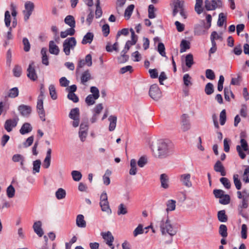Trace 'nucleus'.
Listing matches in <instances>:
<instances>
[{"label": "nucleus", "mask_w": 249, "mask_h": 249, "mask_svg": "<svg viewBox=\"0 0 249 249\" xmlns=\"http://www.w3.org/2000/svg\"><path fill=\"white\" fill-rule=\"evenodd\" d=\"M156 222L157 226L160 228L161 235L169 237V239L166 242L167 243H172L173 238L178 231V228L176 225L172 222L168 216L163 217L160 220H157Z\"/></svg>", "instance_id": "f257e3e1"}, {"label": "nucleus", "mask_w": 249, "mask_h": 249, "mask_svg": "<svg viewBox=\"0 0 249 249\" xmlns=\"http://www.w3.org/2000/svg\"><path fill=\"white\" fill-rule=\"evenodd\" d=\"M153 152L155 156L158 158H166L173 153V144L167 140H159L157 142V148Z\"/></svg>", "instance_id": "f03ea898"}, {"label": "nucleus", "mask_w": 249, "mask_h": 249, "mask_svg": "<svg viewBox=\"0 0 249 249\" xmlns=\"http://www.w3.org/2000/svg\"><path fill=\"white\" fill-rule=\"evenodd\" d=\"M76 40L74 37H71L66 39L63 43V51L66 55L71 53V50H73L76 45Z\"/></svg>", "instance_id": "7ed1b4c3"}, {"label": "nucleus", "mask_w": 249, "mask_h": 249, "mask_svg": "<svg viewBox=\"0 0 249 249\" xmlns=\"http://www.w3.org/2000/svg\"><path fill=\"white\" fill-rule=\"evenodd\" d=\"M240 143V145H238L236 146V149L240 158L241 159H244L246 157V154L245 152H246L248 154H249L248 144L247 141L244 139H241Z\"/></svg>", "instance_id": "20e7f679"}, {"label": "nucleus", "mask_w": 249, "mask_h": 249, "mask_svg": "<svg viewBox=\"0 0 249 249\" xmlns=\"http://www.w3.org/2000/svg\"><path fill=\"white\" fill-rule=\"evenodd\" d=\"M18 121L19 118L17 115H15L13 119L6 120L4 125L5 129L8 132L12 131L13 129L17 126Z\"/></svg>", "instance_id": "39448f33"}, {"label": "nucleus", "mask_w": 249, "mask_h": 249, "mask_svg": "<svg viewBox=\"0 0 249 249\" xmlns=\"http://www.w3.org/2000/svg\"><path fill=\"white\" fill-rule=\"evenodd\" d=\"M205 8L207 11L214 10L217 8L222 6V2L221 0H205L204 1Z\"/></svg>", "instance_id": "423d86ee"}, {"label": "nucleus", "mask_w": 249, "mask_h": 249, "mask_svg": "<svg viewBox=\"0 0 249 249\" xmlns=\"http://www.w3.org/2000/svg\"><path fill=\"white\" fill-rule=\"evenodd\" d=\"M149 96L154 100L158 101L161 97V92L157 84L152 85L149 91Z\"/></svg>", "instance_id": "0eeeda50"}, {"label": "nucleus", "mask_w": 249, "mask_h": 249, "mask_svg": "<svg viewBox=\"0 0 249 249\" xmlns=\"http://www.w3.org/2000/svg\"><path fill=\"white\" fill-rule=\"evenodd\" d=\"M24 7L25 10L23 11L24 19L27 21L34 10L35 5L33 2L28 1L25 2Z\"/></svg>", "instance_id": "6e6552de"}, {"label": "nucleus", "mask_w": 249, "mask_h": 249, "mask_svg": "<svg viewBox=\"0 0 249 249\" xmlns=\"http://www.w3.org/2000/svg\"><path fill=\"white\" fill-rule=\"evenodd\" d=\"M190 128L189 116L186 114H183L181 117V129L183 132H185L189 130Z\"/></svg>", "instance_id": "1a4fd4ad"}, {"label": "nucleus", "mask_w": 249, "mask_h": 249, "mask_svg": "<svg viewBox=\"0 0 249 249\" xmlns=\"http://www.w3.org/2000/svg\"><path fill=\"white\" fill-rule=\"evenodd\" d=\"M101 235L102 236L103 238L106 241V244L110 247L111 249H114V246L112 244V243L114 241V237L112 235V233L110 231H107L106 232H102Z\"/></svg>", "instance_id": "9d476101"}, {"label": "nucleus", "mask_w": 249, "mask_h": 249, "mask_svg": "<svg viewBox=\"0 0 249 249\" xmlns=\"http://www.w3.org/2000/svg\"><path fill=\"white\" fill-rule=\"evenodd\" d=\"M191 175L190 174H182L179 176V180L183 185L190 188L192 186L191 181Z\"/></svg>", "instance_id": "9b49d317"}, {"label": "nucleus", "mask_w": 249, "mask_h": 249, "mask_svg": "<svg viewBox=\"0 0 249 249\" xmlns=\"http://www.w3.org/2000/svg\"><path fill=\"white\" fill-rule=\"evenodd\" d=\"M18 109L20 115L26 117H29L32 112V107L25 105L19 106Z\"/></svg>", "instance_id": "f8f14e48"}, {"label": "nucleus", "mask_w": 249, "mask_h": 249, "mask_svg": "<svg viewBox=\"0 0 249 249\" xmlns=\"http://www.w3.org/2000/svg\"><path fill=\"white\" fill-rule=\"evenodd\" d=\"M27 76L33 81H35L37 78L34 62H31L29 65L27 69Z\"/></svg>", "instance_id": "ddd939ff"}, {"label": "nucleus", "mask_w": 249, "mask_h": 249, "mask_svg": "<svg viewBox=\"0 0 249 249\" xmlns=\"http://www.w3.org/2000/svg\"><path fill=\"white\" fill-rule=\"evenodd\" d=\"M49 51L50 53L54 55H58L60 52L59 47L53 40L49 42Z\"/></svg>", "instance_id": "4468645a"}, {"label": "nucleus", "mask_w": 249, "mask_h": 249, "mask_svg": "<svg viewBox=\"0 0 249 249\" xmlns=\"http://www.w3.org/2000/svg\"><path fill=\"white\" fill-rule=\"evenodd\" d=\"M41 225L42 223L40 221L35 222L33 225L34 231L39 237H41L44 234L43 231L41 228Z\"/></svg>", "instance_id": "2eb2a0df"}, {"label": "nucleus", "mask_w": 249, "mask_h": 249, "mask_svg": "<svg viewBox=\"0 0 249 249\" xmlns=\"http://www.w3.org/2000/svg\"><path fill=\"white\" fill-rule=\"evenodd\" d=\"M76 226L81 228H84L86 227V221L84 219V216L83 214H78L76 218Z\"/></svg>", "instance_id": "dca6fc26"}, {"label": "nucleus", "mask_w": 249, "mask_h": 249, "mask_svg": "<svg viewBox=\"0 0 249 249\" xmlns=\"http://www.w3.org/2000/svg\"><path fill=\"white\" fill-rule=\"evenodd\" d=\"M214 169L216 172L220 173L221 176H226V173L225 172L224 167L219 160L217 161L214 164Z\"/></svg>", "instance_id": "f3484780"}, {"label": "nucleus", "mask_w": 249, "mask_h": 249, "mask_svg": "<svg viewBox=\"0 0 249 249\" xmlns=\"http://www.w3.org/2000/svg\"><path fill=\"white\" fill-rule=\"evenodd\" d=\"M160 181L161 187L167 189L169 187V178L165 174H162L160 176Z\"/></svg>", "instance_id": "a211bd4d"}, {"label": "nucleus", "mask_w": 249, "mask_h": 249, "mask_svg": "<svg viewBox=\"0 0 249 249\" xmlns=\"http://www.w3.org/2000/svg\"><path fill=\"white\" fill-rule=\"evenodd\" d=\"M205 26L197 24L195 26L194 28V34L195 35L201 36L206 33V30H205Z\"/></svg>", "instance_id": "6ab92c4d"}, {"label": "nucleus", "mask_w": 249, "mask_h": 249, "mask_svg": "<svg viewBox=\"0 0 249 249\" xmlns=\"http://www.w3.org/2000/svg\"><path fill=\"white\" fill-rule=\"evenodd\" d=\"M32 126L30 124L28 123H25L22 125L20 129L19 130V132L22 135H24L30 132L32 130Z\"/></svg>", "instance_id": "aec40b11"}, {"label": "nucleus", "mask_w": 249, "mask_h": 249, "mask_svg": "<svg viewBox=\"0 0 249 249\" xmlns=\"http://www.w3.org/2000/svg\"><path fill=\"white\" fill-rule=\"evenodd\" d=\"M65 23L70 27V28L75 27V20L74 17L71 15H68L64 19Z\"/></svg>", "instance_id": "412c9836"}, {"label": "nucleus", "mask_w": 249, "mask_h": 249, "mask_svg": "<svg viewBox=\"0 0 249 249\" xmlns=\"http://www.w3.org/2000/svg\"><path fill=\"white\" fill-rule=\"evenodd\" d=\"M94 35L92 33L88 32L83 37L82 40V44H86L91 43L93 39Z\"/></svg>", "instance_id": "4be33fe9"}, {"label": "nucleus", "mask_w": 249, "mask_h": 249, "mask_svg": "<svg viewBox=\"0 0 249 249\" xmlns=\"http://www.w3.org/2000/svg\"><path fill=\"white\" fill-rule=\"evenodd\" d=\"M109 121V130L113 131L116 127L117 123V117L115 115H110L108 118Z\"/></svg>", "instance_id": "5701e85b"}, {"label": "nucleus", "mask_w": 249, "mask_h": 249, "mask_svg": "<svg viewBox=\"0 0 249 249\" xmlns=\"http://www.w3.org/2000/svg\"><path fill=\"white\" fill-rule=\"evenodd\" d=\"M180 53H182L190 48V42L186 40L182 39L180 44Z\"/></svg>", "instance_id": "b1692460"}, {"label": "nucleus", "mask_w": 249, "mask_h": 249, "mask_svg": "<svg viewBox=\"0 0 249 249\" xmlns=\"http://www.w3.org/2000/svg\"><path fill=\"white\" fill-rule=\"evenodd\" d=\"M75 32V29L73 28H70L67 29L64 31L60 32V37L62 38H66L68 36H73Z\"/></svg>", "instance_id": "393cba45"}, {"label": "nucleus", "mask_w": 249, "mask_h": 249, "mask_svg": "<svg viewBox=\"0 0 249 249\" xmlns=\"http://www.w3.org/2000/svg\"><path fill=\"white\" fill-rule=\"evenodd\" d=\"M91 79V74L89 70L83 72L81 76V83L83 84L85 83Z\"/></svg>", "instance_id": "a878e982"}, {"label": "nucleus", "mask_w": 249, "mask_h": 249, "mask_svg": "<svg viewBox=\"0 0 249 249\" xmlns=\"http://www.w3.org/2000/svg\"><path fill=\"white\" fill-rule=\"evenodd\" d=\"M69 117L71 119H79L80 112L78 107L72 108L71 110Z\"/></svg>", "instance_id": "bb28decb"}, {"label": "nucleus", "mask_w": 249, "mask_h": 249, "mask_svg": "<svg viewBox=\"0 0 249 249\" xmlns=\"http://www.w3.org/2000/svg\"><path fill=\"white\" fill-rule=\"evenodd\" d=\"M130 169L129 174L131 175H135L137 173V161L135 159H131L130 160Z\"/></svg>", "instance_id": "cd10ccee"}, {"label": "nucleus", "mask_w": 249, "mask_h": 249, "mask_svg": "<svg viewBox=\"0 0 249 249\" xmlns=\"http://www.w3.org/2000/svg\"><path fill=\"white\" fill-rule=\"evenodd\" d=\"M47 49L46 48H42L41 50V53L42 55V62L46 66L49 65L48 58L47 55Z\"/></svg>", "instance_id": "c85d7f7f"}, {"label": "nucleus", "mask_w": 249, "mask_h": 249, "mask_svg": "<svg viewBox=\"0 0 249 249\" xmlns=\"http://www.w3.org/2000/svg\"><path fill=\"white\" fill-rule=\"evenodd\" d=\"M217 217L218 220L221 222H226L228 220V217L225 210L219 211L217 213Z\"/></svg>", "instance_id": "c756f323"}, {"label": "nucleus", "mask_w": 249, "mask_h": 249, "mask_svg": "<svg viewBox=\"0 0 249 249\" xmlns=\"http://www.w3.org/2000/svg\"><path fill=\"white\" fill-rule=\"evenodd\" d=\"M41 163L40 160H36L33 161V174H35L36 173L39 172Z\"/></svg>", "instance_id": "7c9ffc66"}, {"label": "nucleus", "mask_w": 249, "mask_h": 249, "mask_svg": "<svg viewBox=\"0 0 249 249\" xmlns=\"http://www.w3.org/2000/svg\"><path fill=\"white\" fill-rule=\"evenodd\" d=\"M111 174V172L107 169L103 177L104 184L106 185H108L110 183L109 176Z\"/></svg>", "instance_id": "2f4dec72"}, {"label": "nucleus", "mask_w": 249, "mask_h": 249, "mask_svg": "<svg viewBox=\"0 0 249 249\" xmlns=\"http://www.w3.org/2000/svg\"><path fill=\"white\" fill-rule=\"evenodd\" d=\"M176 201L173 199H170L167 201L166 203V211L168 212L169 211L175 210L176 208Z\"/></svg>", "instance_id": "473e14b6"}, {"label": "nucleus", "mask_w": 249, "mask_h": 249, "mask_svg": "<svg viewBox=\"0 0 249 249\" xmlns=\"http://www.w3.org/2000/svg\"><path fill=\"white\" fill-rule=\"evenodd\" d=\"M249 206V197L246 195L245 196H243V199L241 200V202L238 206V208H241L244 209L248 208Z\"/></svg>", "instance_id": "72a5a7b5"}, {"label": "nucleus", "mask_w": 249, "mask_h": 249, "mask_svg": "<svg viewBox=\"0 0 249 249\" xmlns=\"http://www.w3.org/2000/svg\"><path fill=\"white\" fill-rule=\"evenodd\" d=\"M100 205L101 209L103 211L108 213L111 212V210L109 208V203L108 200L103 201L100 202Z\"/></svg>", "instance_id": "f704fd0d"}, {"label": "nucleus", "mask_w": 249, "mask_h": 249, "mask_svg": "<svg viewBox=\"0 0 249 249\" xmlns=\"http://www.w3.org/2000/svg\"><path fill=\"white\" fill-rule=\"evenodd\" d=\"M219 233L223 238H225L228 236L227 227L225 225L221 224L220 225Z\"/></svg>", "instance_id": "c9c22d12"}, {"label": "nucleus", "mask_w": 249, "mask_h": 249, "mask_svg": "<svg viewBox=\"0 0 249 249\" xmlns=\"http://www.w3.org/2000/svg\"><path fill=\"white\" fill-rule=\"evenodd\" d=\"M134 9V5L133 4H130L125 9L124 16L127 19H128L130 18Z\"/></svg>", "instance_id": "e433bc0d"}, {"label": "nucleus", "mask_w": 249, "mask_h": 249, "mask_svg": "<svg viewBox=\"0 0 249 249\" xmlns=\"http://www.w3.org/2000/svg\"><path fill=\"white\" fill-rule=\"evenodd\" d=\"M183 81L184 85L186 87L191 86L193 83L192 82V78L189 74H185L183 77Z\"/></svg>", "instance_id": "4c0bfd02"}, {"label": "nucleus", "mask_w": 249, "mask_h": 249, "mask_svg": "<svg viewBox=\"0 0 249 249\" xmlns=\"http://www.w3.org/2000/svg\"><path fill=\"white\" fill-rule=\"evenodd\" d=\"M50 95L53 100H56L57 98L55 88L53 85H50L49 87Z\"/></svg>", "instance_id": "58836bf2"}, {"label": "nucleus", "mask_w": 249, "mask_h": 249, "mask_svg": "<svg viewBox=\"0 0 249 249\" xmlns=\"http://www.w3.org/2000/svg\"><path fill=\"white\" fill-rule=\"evenodd\" d=\"M185 64L187 67L191 68L194 64L193 56L191 53L188 54L185 57Z\"/></svg>", "instance_id": "ea45409f"}, {"label": "nucleus", "mask_w": 249, "mask_h": 249, "mask_svg": "<svg viewBox=\"0 0 249 249\" xmlns=\"http://www.w3.org/2000/svg\"><path fill=\"white\" fill-rule=\"evenodd\" d=\"M72 179L75 181H79L82 178V175L80 172L76 170L72 171L71 173Z\"/></svg>", "instance_id": "a19ab883"}, {"label": "nucleus", "mask_w": 249, "mask_h": 249, "mask_svg": "<svg viewBox=\"0 0 249 249\" xmlns=\"http://www.w3.org/2000/svg\"><path fill=\"white\" fill-rule=\"evenodd\" d=\"M202 0H196L195 10L198 14H200L203 12V9L202 8Z\"/></svg>", "instance_id": "79ce46f5"}, {"label": "nucleus", "mask_w": 249, "mask_h": 249, "mask_svg": "<svg viewBox=\"0 0 249 249\" xmlns=\"http://www.w3.org/2000/svg\"><path fill=\"white\" fill-rule=\"evenodd\" d=\"M128 50L127 49L124 48V49L121 52V56L118 58L119 61L120 63H124L126 62L128 59V56L126 55L125 53Z\"/></svg>", "instance_id": "37998d69"}, {"label": "nucleus", "mask_w": 249, "mask_h": 249, "mask_svg": "<svg viewBox=\"0 0 249 249\" xmlns=\"http://www.w3.org/2000/svg\"><path fill=\"white\" fill-rule=\"evenodd\" d=\"M66 195V191L62 188H59L55 193V196L58 199L65 198Z\"/></svg>", "instance_id": "c03bdc74"}, {"label": "nucleus", "mask_w": 249, "mask_h": 249, "mask_svg": "<svg viewBox=\"0 0 249 249\" xmlns=\"http://www.w3.org/2000/svg\"><path fill=\"white\" fill-rule=\"evenodd\" d=\"M19 91L17 87L13 88L9 90L8 96L12 98L17 97L18 95Z\"/></svg>", "instance_id": "a18cd8bd"}, {"label": "nucleus", "mask_w": 249, "mask_h": 249, "mask_svg": "<svg viewBox=\"0 0 249 249\" xmlns=\"http://www.w3.org/2000/svg\"><path fill=\"white\" fill-rule=\"evenodd\" d=\"M127 213V210L126 206L123 203L120 204L118 206L117 213L119 215L125 214Z\"/></svg>", "instance_id": "49530a36"}, {"label": "nucleus", "mask_w": 249, "mask_h": 249, "mask_svg": "<svg viewBox=\"0 0 249 249\" xmlns=\"http://www.w3.org/2000/svg\"><path fill=\"white\" fill-rule=\"evenodd\" d=\"M6 193L7 196L9 198H12L14 196L15 193V189L12 185H9L7 187L6 190Z\"/></svg>", "instance_id": "de8ad7c7"}, {"label": "nucleus", "mask_w": 249, "mask_h": 249, "mask_svg": "<svg viewBox=\"0 0 249 249\" xmlns=\"http://www.w3.org/2000/svg\"><path fill=\"white\" fill-rule=\"evenodd\" d=\"M98 98H96L94 96L92 95H89L85 99V102L88 106H91L95 103V101Z\"/></svg>", "instance_id": "09e8293b"}, {"label": "nucleus", "mask_w": 249, "mask_h": 249, "mask_svg": "<svg viewBox=\"0 0 249 249\" xmlns=\"http://www.w3.org/2000/svg\"><path fill=\"white\" fill-rule=\"evenodd\" d=\"M205 92L207 95H211L213 92V86L211 83L206 84L205 88Z\"/></svg>", "instance_id": "8fccbe9b"}, {"label": "nucleus", "mask_w": 249, "mask_h": 249, "mask_svg": "<svg viewBox=\"0 0 249 249\" xmlns=\"http://www.w3.org/2000/svg\"><path fill=\"white\" fill-rule=\"evenodd\" d=\"M234 184L237 190H240L241 188V182L238 178V175L235 174L233 177Z\"/></svg>", "instance_id": "3c124183"}, {"label": "nucleus", "mask_w": 249, "mask_h": 249, "mask_svg": "<svg viewBox=\"0 0 249 249\" xmlns=\"http://www.w3.org/2000/svg\"><path fill=\"white\" fill-rule=\"evenodd\" d=\"M220 181L226 189H229L231 188V182L227 178L222 177L220 179Z\"/></svg>", "instance_id": "603ef678"}, {"label": "nucleus", "mask_w": 249, "mask_h": 249, "mask_svg": "<svg viewBox=\"0 0 249 249\" xmlns=\"http://www.w3.org/2000/svg\"><path fill=\"white\" fill-rule=\"evenodd\" d=\"M230 197L228 195H225L219 199V202L223 205L228 204L230 202Z\"/></svg>", "instance_id": "864d4df0"}, {"label": "nucleus", "mask_w": 249, "mask_h": 249, "mask_svg": "<svg viewBox=\"0 0 249 249\" xmlns=\"http://www.w3.org/2000/svg\"><path fill=\"white\" fill-rule=\"evenodd\" d=\"M12 160L14 162H18L22 160H25V158L21 154H17L13 156Z\"/></svg>", "instance_id": "5fc2aeb1"}, {"label": "nucleus", "mask_w": 249, "mask_h": 249, "mask_svg": "<svg viewBox=\"0 0 249 249\" xmlns=\"http://www.w3.org/2000/svg\"><path fill=\"white\" fill-rule=\"evenodd\" d=\"M158 51L159 53L163 57L166 56V53L165 52V47L164 44L161 43L160 42L158 46Z\"/></svg>", "instance_id": "6e6d98bb"}, {"label": "nucleus", "mask_w": 249, "mask_h": 249, "mask_svg": "<svg viewBox=\"0 0 249 249\" xmlns=\"http://www.w3.org/2000/svg\"><path fill=\"white\" fill-rule=\"evenodd\" d=\"M4 22L5 26L7 27H9L10 26L11 23V16L10 12L8 11H6L5 12Z\"/></svg>", "instance_id": "4d7b16f0"}, {"label": "nucleus", "mask_w": 249, "mask_h": 249, "mask_svg": "<svg viewBox=\"0 0 249 249\" xmlns=\"http://www.w3.org/2000/svg\"><path fill=\"white\" fill-rule=\"evenodd\" d=\"M14 75L16 77H19L22 72V69L20 66L16 65L13 70Z\"/></svg>", "instance_id": "13d9d810"}, {"label": "nucleus", "mask_w": 249, "mask_h": 249, "mask_svg": "<svg viewBox=\"0 0 249 249\" xmlns=\"http://www.w3.org/2000/svg\"><path fill=\"white\" fill-rule=\"evenodd\" d=\"M147 162V159L146 157L142 156L138 160L137 163L138 166L142 168L145 166V165L146 164Z\"/></svg>", "instance_id": "bf43d9fd"}, {"label": "nucleus", "mask_w": 249, "mask_h": 249, "mask_svg": "<svg viewBox=\"0 0 249 249\" xmlns=\"http://www.w3.org/2000/svg\"><path fill=\"white\" fill-rule=\"evenodd\" d=\"M184 1L179 0H175L174 2V6L180 10L183 9Z\"/></svg>", "instance_id": "052dcab7"}, {"label": "nucleus", "mask_w": 249, "mask_h": 249, "mask_svg": "<svg viewBox=\"0 0 249 249\" xmlns=\"http://www.w3.org/2000/svg\"><path fill=\"white\" fill-rule=\"evenodd\" d=\"M226 16H224V13H220L219 14L218 19L217 21V25L220 27L223 26L224 22L226 20Z\"/></svg>", "instance_id": "680f3d73"}, {"label": "nucleus", "mask_w": 249, "mask_h": 249, "mask_svg": "<svg viewBox=\"0 0 249 249\" xmlns=\"http://www.w3.org/2000/svg\"><path fill=\"white\" fill-rule=\"evenodd\" d=\"M148 17L149 18H154L156 17L155 7L152 4L150 5L148 7Z\"/></svg>", "instance_id": "e2e57ef3"}, {"label": "nucleus", "mask_w": 249, "mask_h": 249, "mask_svg": "<svg viewBox=\"0 0 249 249\" xmlns=\"http://www.w3.org/2000/svg\"><path fill=\"white\" fill-rule=\"evenodd\" d=\"M247 106L246 104L242 105L240 110V115L244 118H246L247 116Z\"/></svg>", "instance_id": "0e129e2a"}, {"label": "nucleus", "mask_w": 249, "mask_h": 249, "mask_svg": "<svg viewBox=\"0 0 249 249\" xmlns=\"http://www.w3.org/2000/svg\"><path fill=\"white\" fill-rule=\"evenodd\" d=\"M226 121V110L223 109L220 113V123L223 125L225 124Z\"/></svg>", "instance_id": "69168bd1"}, {"label": "nucleus", "mask_w": 249, "mask_h": 249, "mask_svg": "<svg viewBox=\"0 0 249 249\" xmlns=\"http://www.w3.org/2000/svg\"><path fill=\"white\" fill-rule=\"evenodd\" d=\"M90 91L92 93L91 94L92 96H94L96 98H98L99 97V90L97 88L94 86L91 87Z\"/></svg>", "instance_id": "338daca9"}, {"label": "nucleus", "mask_w": 249, "mask_h": 249, "mask_svg": "<svg viewBox=\"0 0 249 249\" xmlns=\"http://www.w3.org/2000/svg\"><path fill=\"white\" fill-rule=\"evenodd\" d=\"M213 193L215 197L219 199L225 195L224 194L225 192L220 189H215L213 190Z\"/></svg>", "instance_id": "774afa93"}]
</instances>
